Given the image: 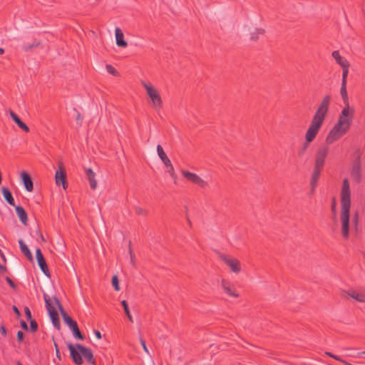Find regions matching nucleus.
Returning <instances> with one entry per match:
<instances>
[{"label":"nucleus","mask_w":365,"mask_h":365,"mask_svg":"<svg viewBox=\"0 0 365 365\" xmlns=\"http://www.w3.org/2000/svg\"><path fill=\"white\" fill-rule=\"evenodd\" d=\"M17 365H22L20 361H18L17 362Z\"/></svg>","instance_id":"obj_59"},{"label":"nucleus","mask_w":365,"mask_h":365,"mask_svg":"<svg viewBox=\"0 0 365 365\" xmlns=\"http://www.w3.org/2000/svg\"><path fill=\"white\" fill-rule=\"evenodd\" d=\"M25 257L30 261L33 260L32 252H24Z\"/></svg>","instance_id":"obj_45"},{"label":"nucleus","mask_w":365,"mask_h":365,"mask_svg":"<svg viewBox=\"0 0 365 365\" xmlns=\"http://www.w3.org/2000/svg\"><path fill=\"white\" fill-rule=\"evenodd\" d=\"M30 321V329L32 332H36L38 330V324L34 319Z\"/></svg>","instance_id":"obj_36"},{"label":"nucleus","mask_w":365,"mask_h":365,"mask_svg":"<svg viewBox=\"0 0 365 365\" xmlns=\"http://www.w3.org/2000/svg\"><path fill=\"white\" fill-rule=\"evenodd\" d=\"M330 103L331 97L329 95H326L322 98L305 133V141L302 148L299 151V155H302L307 150L310 143L316 138L327 116Z\"/></svg>","instance_id":"obj_1"},{"label":"nucleus","mask_w":365,"mask_h":365,"mask_svg":"<svg viewBox=\"0 0 365 365\" xmlns=\"http://www.w3.org/2000/svg\"><path fill=\"white\" fill-rule=\"evenodd\" d=\"M21 327H22V329H24V330H28V325L26 324V322H24V320H21Z\"/></svg>","instance_id":"obj_46"},{"label":"nucleus","mask_w":365,"mask_h":365,"mask_svg":"<svg viewBox=\"0 0 365 365\" xmlns=\"http://www.w3.org/2000/svg\"><path fill=\"white\" fill-rule=\"evenodd\" d=\"M182 177L187 180L188 182L197 185L200 188L205 189L207 188L209 185L208 182L202 179L198 175L191 173L188 170H182L181 171Z\"/></svg>","instance_id":"obj_7"},{"label":"nucleus","mask_w":365,"mask_h":365,"mask_svg":"<svg viewBox=\"0 0 365 365\" xmlns=\"http://www.w3.org/2000/svg\"><path fill=\"white\" fill-rule=\"evenodd\" d=\"M36 259L38 262V264L39 267L41 268V271L43 272V274L47 276L50 277V272L48 268L46 262L45 260V258L42 254V252H36Z\"/></svg>","instance_id":"obj_17"},{"label":"nucleus","mask_w":365,"mask_h":365,"mask_svg":"<svg viewBox=\"0 0 365 365\" xmlns=\"http://www.w3.org/2000/svg\"><path fill=\"white\" fill-rule=\"evenodd\" d=\"M1 192H2V195L4 197V199L6 200V201L11 206H15V201H14V199L12 196V194L11 192H10V190L6 187H3L1 188Z\"/></svg>","instance_id":"obj_26"},{"label":"nucleus","mask_w":365,"mask_h":365,"mask_svg":"<svg viewBox=\"0 0 365 365\" xmlns=\"http://www.w3.org/2000/svg\"><path fill=\"white\" fill-rule=\"evenodd\" d=\"M66 174L64 170L63 163H60L58 166V169L56 171L55 174V180L56 185L59 186L62 185L63 188L66 190L67 188V182H66Z\"/></svg>","instance_id":"obj_11"},{"label":"nucleus","mask_w":365,"mask_h":365,"mask_svg":"<svg viewBox=\"0 0 365 365\" xmlns=\"http://www.w3.org/2000/svg\"><path fill=\"white\" fill-rule=\"evenodd\" d=\"M167 168V172L169 173L171 178H176L175 173L172 163L169 165L165 166Z\"/></svg>","instance_id":"obj_33"},{"label":"nucleus","mask_w":365,"mask_h":365,"mask_svg":"<svg viewBox=\"0 0 365 365\" xmlns=\"http://www.w3.org/2000/svg\"><path fill=\"white\" fill-rule=\"evenodd\" d=\"M141 85L145 90L148 103L151 108L158 111L163 107V100L160 91L150 82L141 81Z\"/></svg>","instance_id":"obj_3"},{"label":"nucleus","mask_w":365,"mask_h":365,"mask_svg":"<svg viewBox=\"0 0 365 365\" xmlns=\"http://www.w3.org/2000/svg\"><path fill=\"white\" fill-rule=\"evenodd\" d=\"M221 285L224 292L229 296L237 298L239 294L237 293L234 286L227 280L222 279Z\"/></svg>","instance_id":"obj_15"},{"label":"nucleus","mask_w":365,"mask_h":365,"mask_svg":"<svg viewBox=\"0 0 365 365\" xmlns=\"http://www.w3.org/2000/svg\"><path fill=\"white\" fill-rule=\"evenodd\" d=\"M0 254L1 255L2 257L4 259V256L3 255V252H0Z\"/></svg>","instance_id":"obj_60"},{"label":"nucleus","mask_w":365,"mask_h":365,"mask_svg":"<svg viewBox=\"0 0 365 365\" xmlns=\"http://www.w3.org/2000/svg\"><path fill=\"white\" fill-rule=\"evenodd\" d=\"M340 198L341 235L344 238L346 239L349 235V212L351 208V188L349 181L347 178L343 180Z\"/></svg>","instance_id":"obj_2"},{"label":"nucleus","mask_w":365,"mask_h":365,"mask_svg":"<svg viewBox=\"0 0 365 365\" xmlns=\"http://www.w3.org/2000/svg\"><path fill=\"white\" fill-rule=\"evenodd\" d=\"M19 242L21 251H30L29 249L28 248L27 245L25 244V242L22 240H20Z\"/></svg>","instance_id":"obj_39"},{"label":"nucleus","mask_w":365,"mask_h":365,"mask_svg":"<svg viewBox=\"0 0 365 365\" xmlns=\"http://www.w3.org/2000/svg\"><path fill=\"white\" fill-rule=\"evenodd\" d=\"M53 300L60 311L64 323L66 324L70 327L71 329H73L76 326H78L76 322L74 321L70 316L67 314L66 312L64 310L58 299L55 297H53Z\"/></svg>","instance_id":"obj_9"},{"label":"nucleus","mask_w":365,"mask_h":365,"mask_svg":"<svg viewBox=\"0 0 365 365\" xmlns=\"http://www.w3.org/2000/svg\"><path fill=\"white\" fill-rule=\"evenodd\" d=\"M106 71L109 73H110V74H112L113 76H117L118 74V73L115 70V68L113 66H112L111 65H109V64L106 65Z\"/></svg>","instance_id":"obj_35"},{"label":"nucleus","mask_w":365,"mask_h":365,"mask_svg":"<svg viewBox=\"0 0 365 365\" xmlns=\"http://www.w3.org/2000/svg\"><path fill=\"white\" fill-rule=\"evenodd\" d=\"M73 331L74 336L78 339H83V336L81 333L78 326H76L75 328L71 329Z\"/></svg>","instance_id":"obj_32"},{"label":"nucleus","mask_w":365,"mask_h":365,"mask_svg":"<svg viewBox=\"0 0 365 365\" xmlns=\"http://www.w3.org/2000/svg\"><path fill=\"white\" fill-rule=\"evenodd\" d=\"M342 294L344 297H350L359 302H365V295L359 293L358 292L351 289L349 291H343Z\"/></svg>","instance_id":"obj_18"},{"label":"nucleus","mask_w":365,"mask_h":365,"mask_svg":"<svg viewBox=\"0 0 365 365\" xmlns=\"http://www.w3.org/2000/svg\"><path fill=\"white\" fill-rule=\"evenodd\" d=\"M0 331H1V334H3L4 336L6 335V329L4 326H1Z\"/></svg>","instance_id":"obj_50"},{"label":"nucleus","mask_w":365,"mask_h":365,"mask_svg":"<svg viewBox=\"0 0 365 365\" xmlns=\"http://www.w3.org/2000/svg\"><path fill=\"white\" fill-rule=\"evenodd\" d=\"M264 33V30L263 29H255V31L251 33L250 38L252 40H257L258 35H262Z\"/></svg>","instance_id":"obj_29"},{"label":"nucleus","mask_w":365,"mask_h":365,"mask_svg":"<svg viewBox=\"0 0 365 365\" xmlns=\"http://www.w3.org/2000/svg\"><path fill=\"white\" fill-rule=\"evenodd\" d=\"M12 309H13L14 312H15V314L17 315V317L21 316V313L16 306H13Z\"/></svg>","instance_id":"obj_49"},{"label":"nucleus","mask_w":365,"mask_h":365,"mask_svg":"<svg viewBox=\"0 0 365 365\" xmlns=\"http://www.w3.org/2000/svg\"><path fill=\"white\" fill-rule=\"evenodd\" d=\"M6 281L13 289H15L16 288L15 283L12 281V279L10 277H6Z\"/></svg>","instance_id":"obj_41"},{"label":"nucleus","mask_w":365,"mask_h":365,"mask_svg":"<svg viewBox=\"0 0 365 365\" xmlns=\"http://www.w3.org/2000/svg\"><path fill=\"white\" fill-rule=\"evenodd\" d=\"M24 312L26 314V317L28 320H31V312L28 307H24Z\"/></svg>","instance_id":"obj_40"},{"label":"nucleus","mask_w":365,"mask_h":365,"mask_svg":"<svg viewBox=\"0 0 365 365\" xmlns=\"http://www.w3.org/2000/svg\"><path fill=\"white\" fill-rule=\"evenodd\" d=\"M0 271H1V272H6V267H4V266H3V265L0 264Z\"/></svg>","instance_id":"obj_52"},{"label":"nucleus","mask_w":365,"mask_h":365,"mask_svg":"<svg viewBox=\"0 0 365 365\" xmlns=\"http://www.w3.org/2000/svg\"><path fill=\"white\" fill-rule=\"evenodd\" d=\"M329 145L326 143L319 146L315 153L314 165L324 168L329 152Z\"/></svg>","instance_id":"obj_6"},{"label":"nucleus","mask_w":365,"mask_h":365,"mask_svg":"<svg viewBox=\"0 0 365 365\" xmlns=\"http://www.w3.org/2000/svg\"><path fill=\"white\" fill-rule=\"evenodd\" d=\"M39 44H40V42H39V41H34L33 43H31V44L24 45V46H23V49H24L25 51H30V50L33 49L34 48L37 47Z\"/></svg>","instance_id":"obj_30"},{"label":"nucleus","mask_w":365,"mask_h":365,"mask_svg":"<svg viewBox=\"0 0 365 365\" xmlns=\"http://www.w3.org/2000/svg\"><path fill=\"white\" fill-rule=\"evenodd\" d=\"M17 339L19 341L21 342L24 339V333L21 331H19L17 332Z\"/></svg>","instance_id":"obj_44"},{"label":"nucleus","mask_w":365,"mask_h":365,"mask_svg":"<svg viewBox=\"0 0 365 365\" xmlns=\"http://www.w3.org/2000/svg\"><path fill=\"white\" fill-rule=\"evenodd\" d=\"M361 355H365V351L360 353Z\"/></svg>","instance_id":"obj_58"},{"label":"nucleus","mask_w":365,"mask_h":365,"mask_svg":"<svg viewBox=\"0 0 365 365\" xmlns=\"http://www.w3.org/2000/svg\"><path fill=\"white\" fill-rule=\"evenodd\" d=\"M76 120L77 122L81 123V121L83 120V117L81 115V113H77Z\"/></svg>","instance_id":"obj_48"},{"label":"nucleus","mask_w":365,"mask_h":365,"mask_svg":"<svg viewBox=\"0 0 365 365\" xmlns=\"http://www.w3.org/2000/svg\"><path fill=\"white\" fill-rule=\"evenodd\" d=\"M354 114L355 109L354 107L350 105H344L338 116L336 123L350 130L354 118Z\"/></svg>","instance_id":"obj_4"},{"label":"nucleus","mask_w":365,"mask_h":365,"mask_svg":"<svg viewBox=\"0 0 365 365\" xmlns=\"http://www.w3.org/2000/svg\"><path fill=\"white\" fill-rule=\"evenodd\" d=\"M21 178L26 190L31 192L34 189V185L30 175L26 172H22Z\"/></svg>","instance_id":"obj_22"},{"label":"nucleus","mask_w":365,"mask_h":365,"mask_svg":"<svg viewBox=\"0 0 365 365\" xmlns=\"http://www.w3.org/2000/svg\"><path fill=\"white\" fill-rule=\"evenodd\" d=\"M86 173L88 178V180L90 183V186L91 189L95 190L97 187V181L95 179V173L93 171L91 168H88L86 170Z\"/></svg>","instance_id":"obj_25"},{"label":"nucleus","mask_w":365,"mask_h":365,"mask_svg":"<svg viewBox=\"0 0 365 365\" xmlns=\"http://www.w3.org/2000/svg\"><path fill=\"white\" fill-rule=\"evenodd\" d=\"M220 259L230 268L235 273H239L241 270L240 261L233 257H230L224 254L220 255Z\"/></svg>","instance_id":"obj_10"},{"label":"nucleus","mask_w":365,"mask_h":365,"mask_svg":"<svg viewBox=\"0 0 365 365\" xmlns=\"http://www.w3.org/2000/svg\"><path fill=\"white\" fill-rule=\"evenodd\" d=\"M112 284L116 291L120 290L119 282L117 275H114L112 277Z\"/></svg>","instance_id":"obj_34"},{"label":"nucleus","mask_w":365,"mask_h":365,"mask_svg":"<svg viewBox=\"0 0 365 365\" xmlns=\"http://www.w3.org/2000/svg\"><path fill=\"white\" fill-rule=\"evenodd\" d=\"M349 66H346L342 68V79L341 83H346V78L349 73Z\"/></svg>","instance_id":"obj_31"},{"label":"nucleus","mask_w":365,"mask_h":365,"mask_svg":"<svg viewBox=\"0 0 365 365\" xmlns=\"http://www.w3.org/2000/svg\"><path fill=\"white\" fill-rule=\"evenodd\" d=\"M332 57L335 59L336 62L341 67L350 66L349 62L343 56H341L339 51H334L331 53Z\"/></svg>","instance_id":"obj_19"},{"label":"nucleus","mask_w":365,"mask_h":365,"mask_svg":"<svg viewBox=\"0 0 365 365\" xmlns=\"http://www.w3.org/2000/svg\"><path fill=\"white\" fill-rule=\"evenodd\" d=\"M327 355L330 356L331 357H334V354L331 353H327Z\"/></svg>","instance_id":"obj_55"},{"label":"nucleus","mask_w":365,"mask_h":365,"mask_svg":"<svg viewBox=\"0 0 365 365\" xmlns=\"http://www.w3.org/2000/svg\"><path fill=\"white\" fill-rule=\"evenodd\" d=\"M130 262L132 263V264L133 266H135V263H134V256L133 255V252H130Z\"/></svg>","instance_id":"obj_51"},{"label":"nucleus","mask_w":365,"mask_h":365,"mask_svg":"<svg viewBox=\"0 0 365 365\" xmlns=\"http://www.w3.org/2000/svg\"><path fill=\"white\" fill-rule=\"evenodd\" d=\"M115 34L117 46L120 47H126L128 46V43L124 40V35L121 29L116 27L115 29Z\"/></svg>","instance_id":"obj_20"},{"label":"nucleus","mask_w":365,"mask_h":365,"mask_svg":"<svg viewBox=\"0 0 365 365\" xmlns=\"http://www.w3.org/2000/svg\"><path fill=\"white\" fill-rule=\"evenodd\" d=\"M54 346H55V349H56V356L59 359V360H61L60 351H59L58 344L55 341H54Z\"/></svg>","instance_id":"obj_43"},{"label":"nucleus","mask_w":365,"mask_h":365,"mask_svg":"<svg viewBox=\"0 0 365 365\" xmlns=\"http://www.w3.org/2000/svg\"><path fill=\"white\" fill-rule=\"evenodd\" d=\"M76 347L89 364L96 365L93 354L90 349L79 344H77Z\"/></svg>","instance_id":"obj_13"},{"label":"nucleus","mask_w":365,"mask_h":365,"mask_svg":"<svg viewBox=\"0 0 365 365\" xmlns=\"http://www.w3.org/2000/svg\"><path fill=\"white\" fill-rule=\"evenodd\" d=\"M351 175L356 182L359 183L361 181L362 176L359 155L358 156V158L355 160L351 168Z\"/></svg>","instance_id":"obj_12"},{"label":"nucleus","mask_w":365,"mask_h":365,"mask_svg":"<svg viewBox=\"0 0 365 365\" xmlns=\"http://www.w3.org/2000/svg\"><path fill=\"white\" fill-rule=\"evenodd\" d=\"M340 94L341 96L343 103L344 105H350L349 101V96L346 91V83H341L340 88Z\"/></svg>","instance_id":"obj_27"},{"label":"nucleus","mask_w":365,"mask_h":365,"mask_svg":"<svg viewBox=\"0 0 365 365\" xmlns=\"http://www.w3.org/2000/svg\"><path fill=\"white\" fill-rule=\"evenodd\" d=\"M68 347L69 349L70 354L73 362L78 365L82 364L83 359L81 352L78 350H76L71 343L68 344Z\"/></svg>","instance_id":"obj_16"},{"label":"nucleus","mask_w":365,"mask_h":365,"mask_svg":"<svg viewBox=\"0 0 365 365\" xmlns=\"http://www.w3.org/2000/svg\"><path fill=\"white\" fill-rule=\"evenodd\" d=\"M349 130V129L336 123L328 133L325 138V143L327 145L334 143L344 136Z\"/></svg>","instance_id":"obj_5"},{"label":"nucleus","mask_w":365,"mask_h":365,"mask_svg":"<svg viewBox=\"0 0 365 365\" xmlns=\"http://www.w3.org/2000/svg\"><path fill=\"white\" fill-rule=\"evenodd\" d=\"M121 304L122 306L123 307V309H124V311H125V313L126 314V316L128 317V318L129 319V320L133 322V317L130 313V310H129V308H128V304L127 303V302L125 300H123L121 302Z\"/></svg>","instance_id":"obj_28"},{"label":"nucleus","mask_w":365,"mask_h":365,"mask_svg":"<svg viewBox=\"0 0 365 365\" xmlns=\"http://www.w3.org/2000/svg\"><path fill=\"white\" fill-rule=\"evenodd\" d=\"M135 212L139 215H146L147 211L140 207H135Z\"/></svg>","instance_id":"obj_38"},{"label":"nucleus","mask_w":365,"mask_h":365,"mask_svg":"<svg viewBox=\"0 0 365 365\" xmlns=\"http://www.w3.org/2000/svg\"><path fill=\"white\" fill-rule=\"evenodd\" d=\"M4 53V50L2 48H0V55L3 54Z\"/></svg>","instance_id":"obj_54"},{"label":"nucleus","mask_w":365,"mask_h":365,"mask_svg":"<svg viewBox=\"0 0 365 365\" xmlns=\"http://www.w3.org/2000/svg\"><path fill=\"white\" fill-rule=\"evenodd\" d=\"M10 116L12 118V120L17 124V125L22 129L24 131L29 133V128L28 125L24 123L19 116L13 111H10Z\"/></svg>","instance_id":"obj_21"},{"label":"nucleus","mask_w":365,"mask_h":365,"mask_svg":"<svg viewBox=\"0 0 365 365\" xmlns=\"http://www.w3.org/2000/svg\"><path fill=\"white\" fill-rule=\"evenodd\" d=\"M14 207L16 212V215H18L20 221L22 222V224L26 225L28 222V217L26 210L23 207L19 205H15Z\"/></svg>","instance_id":"obj_23"},{"label":"nucleus","mask_w":365,"mask_h":365,"mask_svg":"<svg viewBox=\"0 0 365 365\" xmlns=\"http://www.w3.org/2000/svg\"><path fill=\"white\" fill-rule=\"evenodd\" d=\"M140 344H141V345H142V346H143V348L144 351H145L146 353L149 354V351H148V349L147 346H146V344H145V340H144L143 339L140 338Z\"/></svg>","instance_id":"obj_42"},{"label":"nucleus","mask_w":365,"mask_h":365,"mask_svg":"<svg viewBox=\"0 0 365 365\" xmlns=\"http://www.w3.org/2000/svg\"><path fill=\"white\" fill-rule=\"evenodd\" d=\"M354 222H355V224L356 225L357 222H358V214L357 213H356Z\"/></svg>","instance_id":"obj_53"},{"label":"nucleus","mask_w":365,"mask_h":365,"mask_svg":"<svg viewBox=\"0 0 365 365\" xmlns=\"http://www.w3.org/2000/svg\"><path fill=\"white\" fill-rule=\"evenodd\" d=\"M43 298L45 300L47 311L51 317L52 323H53V326L57 329L59 330L61 329V324H60V321H59V318H58V314L56 310L55 309V308L51 304V298L46 294H43Z\"/></svg>","instance_id":"obj_8"},{"label":"nucleus","mask_w":365,"mask_h":365,"mask_svg":"<svg viewBox=\"0 0 365 365\" xmlns=\"http://www.w3.org/2000/svg\"><path fill=\"white\" fill-rule=\"evenodd\" d=\"M35 251H36V252L41 251V248L37 247Z\"/></svg>","instance_id":"obj_56"},{"label":"nucleus","mask_w":365,"mask_h":365,"mask_svg":"<svg viewBox=\"0 0 365 365\" xmlns=\"http://www.w3.org/2000/svg\"><path fill=\"white\" fill-rule=\"evenodd\" d=\"M324 168L318 167L314 165V169L312 173L311 180H310V185L312 187V191L314 192L315 188L317 186L318 180L321 175V172L323 170Z\"/></svg>","instance_id":"obj_14"},{"label":"nucleus","mask_w":365,"mask_h":365,"mask_svg":"<svg viewBox=\"0 0 365 365\" xmlns=\"http://www.w3.org/2000/svg\"><path fill=\"white\" fill-rule=\"evenodd\" d=\"M333 358H334V359H335L339 360V358H338V356H334V357H333Z\"/></svg>","instance_id":"obj_57"},{"label":"nucleus","mask_w":365,"mask_h":365,"mask_svg":"<svg viewBox=\"0 0 365 365\" xmlns=\"http://www.w3.org/2000/svg\"><path fill=\"white\" fill-rule=\"evenodd\" d=\"M34 236L36 237V240L38 241V240H41L42 242L44 241V238L41 234V232H40V230L38 229H36V230L34 231Z\"/></svg>","instance_id":"obj_37"},{"label":"nucleus","mask_w":365,"mask_h":365,"mask_svg":"<svg viewBox=\"0 0 365 365\" xmlns=\"http://www.w3.org/2000/svg\"><path fill=\"white\" fill-rule=\"evenodd\" d=\"M156 149L158 155L163 163L164 165H169L171 161L167 156L166 153L164 152L163 147L160 145H158Z\"/></svg>","instance_id":"obj_24"},{"label":"nucleus","mask_w":365,"mask_h":365,"mask_svg":"<svg viewBox=\"0 0 365 365\" xmlns=\"http://www.w3.org/2000/svg\"><path fill=\"white\" fill-rule=\"evenodd\" d=\"M94 334L98 339H101L102 338L101 333L98 330H94Z\"/></svg>","instance_id":"obj_47"}]
</instances>
